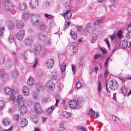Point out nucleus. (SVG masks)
I'll list each match as a JSON object with an SVG mask.
<instances>
[{"instance_id":"f257e3e1","label":"nucleus","mask_w":131,"mask_h":131,"mask_svg":"<svg viewBox=\"0 0 131 131\" xmlns=\"http://www.w3.org/2000/svg\"><path fill=\"white\" fill-rule=\"evenodd\" d=\"M23 97L20 95H18L17 99V102L20 107V111L21 114H24L26 112L27 107L24 105V102L23 100Z\"/></svg>"},{"instance_id":"f03ea898","label":"nucleus","mask_w":131,"mask_h":131,"mask_svg":"<svg viewBox=\"0 0 131 131\" xmlns=\"http://www.w3.org/2000/svg\"><path fill=\"white\" fill-rule=\"evenodd\" d=\"M39 15L36 13H33L32 15L31 21L33 25H37L39 22Z\"/></svg>"},{"instance_id":"7ed1b4c3","label":"nucleus","mask_w":131,"mask_h":131,"mask_svg":"<svg viewBox=\"0 0 131 131\" xmlns=\"http://www.w3.org/2000/svg\"><path fill=\"white\" fill-rule=\"evenodd\" d=\"M5 91L6 93L10 95V99L11 100H14L15 99V96L14 94V93L13 92V90L6 87L5 88Z\"/></svg>"},{"instance_id":"20e7f679","label":"nucleus","mask_w":131,"mask_h":131,"mask_svg":"<svg viewBox=\"0 0 131 131\" xmlns=\"http://www.w3.org/2000/svg\"><path fill=\"white\" fill-rule=\"evenodd\" d=\"M70 107L72 108H74L77 106V108H79L81 107V105L79 104L78 102L75 100H70L69 103Z\"/></svg>"},{"instance_id":"39448f33","label":"nucleus","mask_w":131,"mask_h":131,"mask_svg":"<svg viewBox=\"0 0 131 131\" xmlns=\"http://www.w3.org/2000/svg\"><path fill=\"white\" fill-rule=\"evenodd\" d=\"M109 86L110 89L112 90L116 89L117 87V84L114 80H111L109 83Z\"/></svg>"},{"instance_id":"423d86ee","label":"nucleus","mask_w":131,"mask_h":131,"mask_svg":"<svg viewBox=\"0 0 131 131\" xmlns=\"http://www.w3.org/2000/svg\"><path fill=\"white\" fill-rule=\"evenodd\" d=\"M54 61L52 59H48L46 63V66L49 69H51L53 66L54 64Z\"/></svg>"},{"instance_id":"0eeeda50","label":"nucleus","mask_w":131,"mask_h":131,"mask_svg":"<svg viewBox=\"0 0 131 131\" xmlns=\"http://www.w3.org/2000/svg\"><path fill=\"white\" fill-rule=\"evenodd\" d=\"M33 42V38L30 37H27L24 40V43L27 46H30Z\"/></svg>"},{"instance_id":"6e6552de","label":"nucleus","mask_w":131,"mask_h":131,"mask_svg":"<svg viewBox=\"0 0 131 131\" xmlns=\"http://www.w3.org/2000/svg\"><path fill=\"white\" fill-rule=\"evenodd\" d=\"M70 48L72 52H75L78 48V44L75 42L72 43L70 45Z\"/></svg>"},{"instance_id":"1a4fd4ad","label":"nucleus","mask_w":131,"mask_h":131,"mask_svg":"<svg viewBox=\"0 0 131 131\" xmlns=\"http://www.w3.org/2000/svg\"><path fill=\"white\" fill-rule=\"evenodd\" d=\"M4 6L6 9L7 10L9 11L12 9L13 5L10 1H7L5 2Z\"/></svg>"},{"instance_id":"9d476101","label":"nucleus","mask_w":131,"mask_h":131,"mask_svg":"<svg viewBox=\"0 0 131 131\" xmlns=\"http://www.w3.org/2000/svg\"><path fill=\"white\" fill-rule=\"evenodd\" d=\"M72 14L69 10H68L65 13L63 14V16L65 19H70L71 18Z\"/></svg>"},{"instance_id":"9b49d317","label":"nucleus","mask_w":131,"mask_h":131,"mask_svg":"<svg viewBox=\"0 0 131 131\" xmlns=\"http://www.w3.org/2000/svg\"><path fill=\"white\" fill-rule=\"evenodd\" d=\"M24 31L22 30L19 31L17 34L16 36L17 39L19 40H22L24 35Z\"/></svg>"},{"instance_id":"f8f14e48","label":"nucleus","mask_w":131,"mask_h":131,"mask_svg":"<svg viewBox=\"0 0 131 131\" xmlns=\"http://www.w3.org/2000/svg\"><path fill=\"white\" fill-rule=\"evenodd\" d=\"M38 0H31L30 5L31 8L35 9L38 6Z\"/></svg>"},{"instance_id":"ddd939ff","label":"nucleus","mask_w":131,"mask_h":131,"mask_svg":"<svg viewBox=\"0 0 131 131\" xmlns=\"http://www.w3.org/2000/svg\"><path fill=\"white\" fill-rule=\"evenodd\" d=\"M29 90V89L25 86H24L22 89V91L24 95L25 96H27L28 95Z\"/></svg>"},{"instance_id":"4468645a","label":"nucleus","mask_w":131,"mask_h":131,"mask_svg":"<svg viewBox=\"0 0 131 131\" xmlns=\"http://www.w3.org/2000/svg\"><path fill=\"white\" fill-rule=\"evenodd\" d=\"M27 84L29 86H32L34 83V80L32 77L28 78L27 80Z\"/></svg>"},{"instance_id":"2eb2a0df","label":"nucleus","mask_w":131,"mask_h":131,"mask_svg":"<svg viewBox=\"0 0 131 131\" xmlns=\"http://www.w3.org/2000/svg\"><path fill=\"white\" fill-rule=\"evenodd\" d=\"M34 110L38 113H40L41 112V108L39 103H36L34 106Z\"/></svg>"},{"instance_id":"dca6fc26","label":"nucleus","mask_w":131,"mask_h":131,"mask_svg":"<svg viewBox=\"0 0 131 131\" xmlns=\"http://www.w3.org/2000/svg\"><path fill=\"white\" fill-rule=\"evenodd\" d=\"M61 115L63 117L68 118L71 116V114L65 111H62L61 113Z\"/></svg>"},{"instance_id":"f3484780","label":"nucleus","mask_w":131,"mask_h":131,"mask_svg":"<svg viewBox=\"0 0 131 131\" xmlns=\"http://www.w3.org/2000/svg\"><path fill=\"white\" fill-rule=\"evenodd\" d=\"M24 23L21 20H18L16 23V25L17 27L19 29L23 28L24 26Z\"/></svg>"},{"instance_id":"a211bd4d","label":"nucleus","mask_w":131,"mask_h":131,"mask_svg":"<svg viewBox=\"0 0 131 131\" xmlns=\"http://www.w3.org/2000/svg\"><path fill=\"white\" fill-rule=\"evenodd\" d=\"M54 85L52 81L50 80L46 84L47 88L49 90H52L53 89V85Z\"/></svg>"},{"instance_id":"6ab92c4d","label":"nucleus","mask_w":131,"mask_h":131,"mask_svg":"<svg viewBox=\"0 0 131 131\" xmlns=\"http://www.w3.org/2000/svg\"><path fill=\"white\" fill-rule=\"evenodd\" d=\"M119 46L121 48L125 49L128 46L127 42L125 40L122 41L120 43Z\"/></svg>"},{"instance_id":"aec40b11","label":"nucleus","mask_w":131,"mask_h":131,"mask_svg":"<svg viewBox=\"0 0 131 131\" xmlns=\"http://www.w3.org/2000/svg\"><path fill=\"white\" fill-rule=\"evenodd\" d=\"M41 47L40 46H36L35 47L34 51V53L36 54H38L41 51Z\"/></svg>"},{"instance_id":"412c9836","label":"nucleus","mask_w":131,"mask_h":131,"mask_svg":"<svg viewBox=\"0 0 131 131\" xmlns=\"http://www.w3.org/2000/svg\"><path fill=\"white\" fill-rule=\"evenodd\" d=\"M97 38V36L95 34H93L91 36V41L92 43L95 42Z\"/></svg>"},{"instance_id":"4be33fe9","label":"nucleus","mask_w":131,"mask_h":131,"mask_svg":"<svg viewBox=\"0 0 131 131\" xmlns=\"http://www.w3.org/2000/svg\"><path fill=\"white\" fill-rule=\"evenodd\" d=\"M5 65L8 68H10L12 65L11 61L9 59H7L5 61Z\"/></svg>"},{"instance_id":"5701e85b","label":"nucleus","mask_w":131,"mask_h":131,"mask_svg":"<svg viewBox=\"0 0 131 131\" xmlns=\"http://www.w3.org/2000/svg\"><path fill=\"white\" fill-rule=\"evenodd\" d=\"M2 123L3 125L5 126H7L9 125L10 121L7 118H3V119Z\"/></svg>"},{"instance_id":"b1692460","label":"nucleus","mask_w":131,"mask_h":131,"mask_svg":"<svg viewBox=\"0 0 131 131\" xmlns=\"http://www.w3.org/2000/svg\"><path fill=\"white\" fill-rule=\"evenodd\" d=\"M70 34L71 35V37L74 40L77 39V34L74 31H71L70 33Z\"/></svg>"},{"instance_id":"393cba45","label":"nucleus","mask_w":131,"mask_h":131,"mask_svg":"<svg viewBox=\"0 0 131 131\" xmlns=\"http://www.w3.org/2000/svg\"><path fill=\"white\" fill-rule=\"evenodd\" d=\"M27 121L25 118H23L22 120L21 127L23 128L26 126L27 124Z\"/></svg>"},{"instance_id":"a878e982","label":"nucleus","mask_w":131,"mask_h":131,"mask_svg":"<svg viewBox=\"0 0 131 131\" xmlns=\"http://www.w3.org/2000/svg\"><path fill=\"white\" fill-rule=\"evenodd\" d=\"M26 6L24 3H23L19 4V8L21 10H24L26 9Z\"/></svg>"},{"instance_id":"bb28decb","label":"nucleus","mask_w":131,"mask_h":131,"mask_svg":"<svg viewBox=\"0 0 131 131\" xmlns=\"http://www.w3.org/2000/svg\"><path fill=\"white\" fill-rule=\"evenodd\" d=\"M121 91L122 93L124 95L127 94V89L124 86H122L121 89Z\"/></svg>"},{"instance_id":"cd10ccee","label":"nucleus","mask_w":131,"mask_h":131,"mask_svg":"<svg viewBox=\"0 0 131 131\" xmlns=\"http://www.w3.org/2000/svg\"><path fill=\"white\" fill-rule=\"evenodd\" d=\"M51 75L52 78L53 79H55L57 78L58 75L57 73L56 72L54 71L51 72Z\"/></svg>"},{"instance_id":"c85d7f7f","label":"nucleus","mask_w":131,"mask_h":131,"mask_svg":"<svg viewBox=\"0 0 131 131\" xmlns=\"http://www.w3.org/2000/svg\"><path fill=\"white\" fill-rule=\"evenodd\" d=\"M66 65L65 63H63L61 65V71L62 72H64L66 69Z\"/></svg>"},{"instance_id":"c756f323","label":"nucleus","mask_w":131,"mask_h":131,"mask_svg":"<svg viewBox=\"0 0 131 131\" xmlns=\"http://www.w3.org/2000/svg\"><path fill=\"white\" fill-rule=\"evenodd\" d=\"M103 22V19L101 18L100 19H99L96 20L94 24V25L96 26L99 25Z\"/></svg>"},{"instance_id":"7c9ffc66","label":"nucleus","mask_w":131,"mask_h":131,"mask_svg":"<svg viewBox=\"0 0 131 131\" xmlns=\"http://www.w3.org/2000/svg\"><path fill=\"white\" fill-rule=\"evenodd\" d=\"M39 27L41 30H43L45 28L46 26L44 23H41L39 24Z\"/></svg>"},{"instance_id":"2f4dec72","label":"nucleus","mask_w":131,"mask_h":131,"mask_svg":"<svg viewBox=\"0 0 131 131\" xmlns=\"http://www.w3.org/2000/svg\"><path fill=\"white\" fill-rule=\"evenodd\" d=\"M5 75V71L3 69H0V77H4Z\"/></svg>"},{"instance_id":"473e14b6","label":"nucleus","mask_w":131,"mask_h":131,"mask_svg":"<svg viewBox=\"0 0 131 131\" xmlns=\"http://www.w3.org/2000/svg\"><path fill=\"white\" fill-rule=\"evenodd\" d=\"M38 62L37 60L35 59L34 62L31 63V64L33 67L35 68L37 65H38Z\"/></svg>"},{"instance_id":"72a5a7b5","label":"nucleus","mask_w":131,"mask_h":131,"mask_svg":"<svg viewBox=\"0 0 131 131\" xmlns=\"http://www.w3.org/2000/svg\"><path fill=\"white\" fill-rule=\"evenodd\" d=\"M98 93L99 95L100 96L101 91L102 90V86H101L100 82H99L98 86Z\"/></svg>"},{"instance_id":"f704fd0d","label":"nucleus","mask_w":131,"mask_h":131,"mask_svg":"<svg viewBox=\"0 0 131 131\" xmlns=\"http://www.w3.org/2000/svg\"><path fill=\"white\" fill-rule=\"evenodd\" d=\"M112 119L113 121L116 122H117L119 120V118L118 117L114 115L112 116Z\"/></svg>"},{"instance_id":"c9c22d12","label":"nucleus","mask_w":131,"mask_h":131,"mask_svg":"<svg viewBox=\"0 0 131 131\" xmlns=\"http://www.w3.org/2000/svg\"><path fill=\"white\" fill-rule=\"evenodd\" d=\"M29 14L28 12L24 13L23 15V17L24 19H26L28 18L29 16Z\"/></svg>"},{"instance_id":"e433bc0d","label":"nucleus","mask_w":131,"mask_h":131,"mask_svg":"<svg viewBox=\"0 0 131 131\" xmlns=\"http://www.w3.org/2000/svg\"><path fill=\"white\" fill-rule=\"evenodd\" d=\"M39 39L42 41H43L46 38V35H43L42 34H40L39 37Z\"/></svg>"},{"instance_id":"4c0bfd02","label":"nucleus","mask_w":131,"mask_h":131,"mask_svg":"<svg viewBox=\"0 0 131 131\" xmlns=\"http://www.w3.org/2000/svg\"><path fill=\"white\" fill-rule=\"evenodd\" d=\"M9 41L10 43H12L14 40V37L13 35H11L8 38Z\"/></svg>"},{"instance_id":"58836bf2","label":"nucleus","mask_w":131,"mask_h":131,"mask_svg":"<svg viewBox=\"0 0 131 131\" xmlns=\"http://www.w3.org/2000/svg\"><path fill=\"white\" fill-rule=\"evenodd\" d=\"M12 75L13 77L14 78L16 77L18 75V73L16 70L13 71L12 73Z\"/></svg>"},{"instance_id":"ea45409f","label":"nucleus","mask_w":131,"mask_h":131,"mask_svg":"<svg viewBox=\"0 0 131 131\" xmlns=\"http://www.w3.org/2000/svg\"><path fill=\"white\" fill-rule=\"evenodd\" d=\"M65 129L64 125L62 123H61L59 125V129L62 130Z\"/></svg>"},{"instance_id":"a19ab883","label":"nucleus","mask_w":131,"mask_h":131,"mask_svg":"<svg viewBox=\"0 0 131 131\" xmlns=\"http://www.w3.org/2000/svg\"><path fill=\"white\" fill-rule=\"evenodd\" d=\"M7 25L8 27L10 29L13 28L14 27V25L12 22H8Z\"/></svg>"},{"instance_id":"79ce46f5","label":"nucleus","mask_w":131,"mask_h":131,"mask_svg":"<svg viewBox=\"0 0 131 131\" xmlns=\"http://www.w3.org/2000/svg\"><path fill=\"white\" fill-rule=\"evenodd\" d=\"M91 28V24H89L86 25V29L87 31L89 32L90 31Z\"/></svg>"},{"instance_id":"37998d69","label":"nucleus","mask_w":131,"mask_h":131,"mask_svg":"<svg viewBox=\"0 0 131 131\" xmlns=\"http://www.w3.org/2000/svg\"><path fill=\"white\" fill-rule=\"evenodd\" d=\"M122 30H119L117 33V36L120 39L122 36Z\"/></svg>"},{"instance_id":"c03bdc74","label":"nucleus","mask_w":131,"mask_h":131,"mask_svg":"<svg viewBox=\"0 0 131 131\" xmlns=\"http://www.w3.org/2000/svg\"><path fill=\"white\" fill-rule=\"evenodd\" d=\"M54 108V106H52L48 110L47 113L48 114H50L52 112Z\"/></svg>"},{"instance_id":"a18cd8bd","label":"nucleus","mask_w":131,"mask_h":131,"mask_svg":"<svg viewBox=\"0 0 131 131\" xmlns=\"http://www.w3.org/2000/svg\"><path fill=\"white\" fill-rule=\"evenodd\" d=\"M42 86L40 84H38L37 85L36 88L38 92L41 90L42 88Z\"/></svg>"},{"instance_id":"49530a36","label":"nucleus","mask_w":131,"mask_h":131,"mask_svg":"<svg viewBox=\"0 0 131 131\" xmlns=\"http://www.w3.org/2000/svg\"><path fill=\"white\" fill-rule=\"evenodd\" d=\"M126 37L129 39H131V30L128 31L126 35Z\"/></svg>"},{"instance_id":"de8ad7c7","label":"nucleus","mask_w":131,"mask_h":131,"mask_svg":"<svg viewBox=\"0 0 131 131\" xmlns=\"http://www.w3.org/2000/svg\"><path fill=\"white\" fill-rule=\"evenodd\" d=\"M4 102L3 101H0V111L2 110L4 107Z\"/></svg>"},{"instance_id":"09e8293b","label":"nucleus","mask_w":131,"mask_h":131,"mask_svg":"<svg viewBox=\"0 0 131 131\" xmlns=\"http://www.w3.org/2000/svg\"><path fill=\"white\" fill-rule=\"evenodd\" d=\"M102 56V55L100 54H97L94 56V59L95 60L97 59H98L99 57H101Z\"/></svg>"},{"instance_id":"8fccbe9b","label":"nucleus","mask_w":131,"mask_h":131,"mask_svg":"<svg viewBox=\"0 0 131 131\" xmlns=\"http://www.w3.org/2000/svg\"><path fill=\"white\" fill-rule=\"evenodd\" d=\"M19 119V116L18 114H15L13 116V119L15 121H18Z\"/></svg>"},{"instance_id":"3c124183","label":"nucleus","mask_w":131,"mask_h":131,"mask_svg":"<svg viewBox=\"0 0 131 131\" xmlns=\"http://www.w3.org/2000/svg\"><path fill=\"white\" fill-rule=\"evenodd\" d=\"M100 48L103 54H104L106 53L107 51L105 48L103 47H100Z\"/></svg>"},{"instance_id":"603ef678","label":"nucleus","mask_w":131,"mask_h":131,"mask_svg":"<svg viewBox=\"0 0 131 131\" xmlns=\"http://www.w3.org/2000/svg\"><path fill=\"white\" fill-rule=\"evenodd\" d=\"M71 67L73 73L74 74L75 73L76 71V66L74 65H72Z\"/></svg>"},{"instance_id":"864d4df0","label":"nucleus","mask_w":131,"mask_h":131,"mask_svg":"<svg viewBox=\"0 0 131 131\" xmlns=\"http://www.w3.org/2000/svg\"><path fill=\"white\" fill-rule=\"evenodd\" d=\"M70 23L69 22H65L64 25V29H66L69 27V25Z\"/></svg>"},{"instance_id":"5fc2aeb1","label":"nucleus","mask_w":131,"mask_h":131,"mask_svg":"<svg viewBox=\"0 0 131 131\" xmlns=\"http://www.w3.org/2000/svg\"><path fill=\"white\" fill-rule=\"evenodd\" d=\"M109 59L110 58L109 57H108L106 59L105 61L104 65L105 67H107V64Z\"/></svg>"},{"instance_id":"6e6d98bb","label":"nucleus","mask_w":131,"mask_h":131,"mask_svg":"<svg viewBox=\"0 0 131 131\" xmlns=\"http://www.w3.org/2000/svg\"><path fill=\"white\" fill-rule=\"evenodd\" d=\"M4 27H2L0 29V35H2L4 31Z\"/></svg>"},{"instance_id":"4d7b16f0","label":"nucleus","mask_w":131,"mask_h":131,"mask_svg":"<svg viewBox=\"0 0 131 131\" xmlns=\"http://www.w3.org/2000/svg\"><path fill=\"white\" fill-rule=\"evenodd\" d=\"M37 92H35L33 93V97L35 99H37L38 98Z\"/></svg>"},{"instance_id":"13d9d810","label":"nucleus","mask_w":131,"mask_h":131,"mask_svg":"<svg viewBox=\"0 0 131 131\" xmlns=\"http://www.w3.org/2000/svg\"><path fill=\"white\" fill-rule=\"evenodd\" d=\"M81 83L78 82L76 83V87L77 88H79L81 86Z\"/></svg>"},{"instance_id":"bf43d9fd","label":"nucleus","mask_w":131,"mask_h":131,"mask_svg":"<svg viewBox=\"0 0 131 131\" xmlns=\"http://www.w3.org/2000/svg\"><path fill=\"white\" fill-rule=\"evenodd\" d=\"M48 99L47 98H44L42 99V102L43 103H45L47 102Z\"/></svg>"},{"instance_id":"052dcab7","label":"nucleus","mask_w":131,"mask_h":131,"mask_svg":"<svg viewBox=\"0 0 131 131\" xmlns=\"http://www.w3.org/2000/svg\"><path fill=\"white\" fill-rule=\"evenodd\" d=\"M105 41L106 42V43H107V45L108 46V47L110 49V43H109V41H108V39H106L105 40Z\"/></svg>"},{"instance_id":"680f3d73","label":"nucleus","mask_w":131,"mask_h":131,"mask_svg":"<svg viewBox=\"0 0 131 131\" xmlns=\"http://www.w3.org/2000/svg\"><path fill=\"white\" fill-rule=\"evenodd\" d=\"M110 37L112 40H114L115 39V38L116 37L115 33L112 36H111Z\"/></svg>"},{"instance_id":"e2e57ef3","label":"nucleus","mask_w":131,"mask_h":131,"mask_svg":"<svg viewBox=\"0 0 131 131\" xmlns=\"http://www.w3.org/2000/svg\"><path fill=\"white\" fill-rule=\"evenodd\" d=\"M95 113V112L94 111H93L92 108H90L89 111V114L90 115H92L93 114H94Z\"/></svg>"},{"instance_id":"0e129e2a","label":"nucleus","mask_w":131,"mask_h":131,"mask_svg":"<svg viewBox=\"0 0 131 131\" xmlns=\"http://www.w3.org/2000/svg\"><path fill=\"white\" fill-rule=\"evenodd\" d=\"M13 128V126H11L9 128L7 129H4L3 130V131H10Z\"/></svg>"},{"instance_id":"69168bd1","label":"nucleus","mask_w":131,"mask_h":131,"mask_svg":"<svg viewBox=\"0 0 131 131\" xmlns=\"http://www.w3.org/2000/svg\"><path fill=\"white\" fill-rule=\"evenodd\" d=\"M51 44V43L50 41V40H47L45 42V44L47 45H49Z\"/></svg>"},{"instance_id":"338daca9","label":"nucleus","mask_w":131,"mask_h":131,"mask_svg":"<svg viewBox=\"0 0 131 131\" xmlns=\"http://www.w3.org/2000/svg\"><path fill=\"white\" fill-rule=\"evenodd\" d=\"M45 16L47 18H50L51 17V16L50 15L48 14H45Z\"/></svg>"},{"instance_id":"774afa93","label":"nucleus","mask_w":131,"mask_h":131,"mask_svg":"<svg viewBox=\"0 0 131 131\" xmlns=\"http://www.w3.org/2000/svg\"><path fill=\"white\" fill-rule=\"evenodd\" d=\"M80 129L83 131H87L86 129L83 126H81L80 127Z\"/></svg>"}]
</instances>
